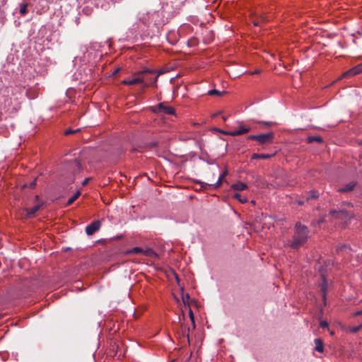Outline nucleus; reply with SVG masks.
I'll list each match as a JSON object with an SVG mask.
<instances>
[{"label": "nucleus", "instance_id": "nucleus-40", "mask_svg": "<svg viewBox=\"0 0 362 362\" xmlns=\"http://www.w3.org/2000/svg\"><path fill=\"white\" fill-rule=\"evenodd\" d=\"M88 180H89V178H86V179L83 182V183H82V184H83V185H86L88 183Z\"/></svg>", "mask_w": 362, "mask_h": 362}, {"label": "nucleus", "instance_id": "nucleus-28", "mask_svg": "<svg viewBox=\"0 0 362 362\" xmlns=\"http://www.w3.org/2000/svg\"><path fill=\"white\" fill-rule=\"evenodd\" d=\"M182 301L185 305L188 303V300L189 299V295L188 293H186L185 295H182Z\"/></svg>", "mask_w": 362, "mask_h": 362}, {"label": "nucleus", "instance_id": "nucleus-19", "mask_svg": "<svg viewBox=\"0 0 362 362\" xmlns=\"http://www.w3.org/2000/svg\"><path fill=\"white\" fill-rule=\"evenodd\" d=\"M319 197V194L315 190H312L308 192V195L306 196V200H310L313 199H317Z\"/></svg>", "mask_w": 362, "mask_h": 362}, {"label": "nucleus", "instance_id": "nucleus-41", "mask_svg": "<svg viewBox=\"0 0 362 362\" xmlns=\"http://www.w3.org/2000/svg\"><path fill=\"white\" fill-rule=\"evenodd\" d=\"M119 69H117L114 72H113V75H116L119 71Z\"/></svg>", "mask_w": 362, "mask_h": 362}, {"label": "nucleus", "instance_id": "nucleus-37", "mask_svg": "<svg viewBox=\"0 0 362 362\" xmlns=\"http://www.w3.org/2000/svg\"><path fill=\"white\" fill-rule=\"evenodd\" d=\"M139 149H137V148H132V149L131 150V151H132V152H134V151H139V152H142L141 146H139Z\"/></svg>", "mask_w": 362, "mask_h": 362}, {"label": "nucleus", "instance_id": "nucleus-14", "mask_svg": "<svg viewBox=\"0 0 362 362\" xmlns=\"http://www.w3.org/2000/svg\"><path fill=\"white\" fill-rule=\"evenodd\" d=\"M143 254L151 258L158 259V255L151 248L144 250Z\"/></svg>", "mask_w": 362, "mask_h": 362}, {"label": "nucleus", "instance_id": "nucleus-15", "mask_svg": "<svg viewBox=\"0 0 362 362\" xmlns=\"http://www.w3.org/2000/svg\"><path fill=\"white\" fill-rule=\"evenodd\" d=\"M315 349L320 353L323 352L324 351V344L323 341L320 339H315Z\"/></svg>", "mask_w": 362, "mask_h": 362}, {"label": "nucleus", "instance_id": "nucleus-31", "mask_svg": "<svg viewBox=\"0 0 362 362\" xmlns=\"http://www.w3.org/2000/svg\"><path fill=\"white\" fill-rule=\"evenodd\" d=\"M320 325L322 328H325L328 327V323L326 321H322L320 322Z\"/></svg>", "mask_w": 362, "mask_h": 362}, {"label": "nucleus", "instance_id": "nucleus-43", "mask_svg": "<svg viewBox=\"0 0 362 362\" xmlns=\"http://www.w3.org/2000/svg\"><path fill=\"white\" fill-rule=\"evenodd\" d=\"M298 204L299 205H302L303 204V202H298Z\"/></svg>", "mask_w": 362, "mask_h": 362}, {"label": "nucleus", "instance_id": "nucleus-32", "mask_svg": "<svg viewBox=\"0 0 362 362\" xmlns=\"http://www.w3.org/2000/svg\"><path fill=\"white\" fill-rule=\"evenodd\" d=\"M146 146L148 148H153L157 146V143L156 142H151V143L148 144Z\"/></svg>", "mask_w": 362, "mask_h": 362}, {"label": "nucleus", "instance_id": "nucleus-26", "mask_svg": "<svg viewBox=\"0 0 362 362\" xmlns=\"http://www.w3.org/2000/svg\"><path fill=\"white\" fill-rule=\"evenodd\" d=\"M80 132V129H76L75 130H72L71 129H69L65 131L64 134H65V135H69V134H74V133H77V132Z\"/></svg>", "mask_w": 362, "mask_h": 362}, {"label": "nucleus", "instance_id": "nucleus-6", "mask_svg": "<svg viewBox=\"0 0 362 362\" xmlns=\"http://www.w3.org/2000/svg\"><path fill=\"white\" fill-rule=\"evenodd\" d=\"M152 110L156 113L163 112L166 115L175 114V109L171 106L165 105L163 103H160L157 106L153 107Z\"/></svg>", "mask_w": 362, "mask_h": 362}, {"label": "nucleus", "instance_id": "nucleus-39", "mask_svg": "<svg viewBox=\"0 0 362 362\" xmlns=\"http://www.w3.org/2000/svg\"><path fill=\"white\" fill-rule=\"evenodd\" d=\"M220 114H221V112L214 113L212 115V117H216L218 116Z\"/></svg>", "mask_w": 362, "mask_h": 362}, {"label": "nucleus", "instance_id": "nucleus-44", "mask_svg": "<svg viewBox=\"0 0 362 362\" xmlns=\"http://www.w3.org/2000/svg\"><path fill=\"white\" fill-rule=\"evenodd\" d=\"M38 198H39V197H38L37 195V196H35V199H36V200H37V199H38Z\"/></svg>", "mask_w": 362, "mask_h": 362}, {"label": "nucleus", "instance_id": "nucleus-30", "mask_svg": "<svg viewBox=\"0 0 362 362\" xmlns=\"http://www.w3.org/2000/svg\"><path fill=\"white\" fill-rule=\"evenodd\" d=\"M362 327V325H359V326H357V327H353L351 331L354 333L358 332L361 328Z\"/></svg>", "mask_w": 362, "mask_h": 362}, {"label": "nucleus", "instance_id": "nucleus-42", "mask_svg": "<svg viewBox=\"0 0 362 362\" xmlns=\"http://www.w3.org/2000/svg\"><path fill=\"white\" fill-rule=\"evenodd\" d=\"M222 118H223V121H226V119H227V117H225V116H223V117H222Z\"/></svg>", "mask_w": 362, "mask_h": 362}, {"label": "nucleus", "instance_id": "nucleus-38", "mask_svg": "<svg viewBox=\"0 0 362 362\" xmlns=\"http://www.w3.org/2000/svg\"><path fill=\"white\" fill-rule=\"evenodd\" d=\"M362 315V310L354 313V316H358Z\"/></svg>", "mask_w": 362, "mask_h": 362}, {"label": "nucleus", "instance_id": "nucleus-5", "mask_svg": "<svg viewBox=\"0 0 362 362\" xmlns=\"http://www.w3.org/2000/svg\"><path fill=\"white\" fill-rule=\"evenodd\" d=\"M228 173V170L225 169V170L220 175L218 180L214 185H209L199 180H195L194 182L199 184L201 186L200 189H207L211 186H212L214 189H217L221 186L222 182L225 181V177L227 176Z\"/></svg>", "mask_w": 362, "mask_h": 362}, {"label": "nucleus", "instance_id": "nucleus-23", "mask_svg": "<svg viewBox=\"0 0 362 362\" xmlns=\"http://www.w3.org/2000/svg\"><path fill=\"white\" fill-rule=\"evenodd\" d=\"M226 93L225 91H219L216 89H212V90H210L208 91V95H218V96H221L223 95H224Z\"/></svg>", "mask_w": 362, "mask_h": 362}, {"label": "nucleus", "instance_id": "nucleus-13", "mask_svg": "<svg viewBox=\"0 0 362 362\" xmlns=\"http://www.w3.org/2000/svg\"><path fill=\"white\" fill-rule=\"evenodd\" d=\"M230 187L232 189L235 191H243L248 188L246 184L241 182L233 184Z\"/></svg>", "mask_w": 362, "mask_h": 362}, {"label": "nucleus", "instance_id": "nucleus-25", "mask_svg": "<svg viewBox=\"0 0 362 362\" xmlns=\"http://www.w3.org/2000/svg\"><path fill=\"white\" fill-rule=\"evenodd\" d=\"M143 251H144V249L139 247H135L134 248H132L129 252L130 253H133V254H139V253H142L143 254Z\"/></svg>", "mask_w": 362, "mask_h": 362}, {"label": "nucleus", "instance_id": "nucleus-16", "mask_svg": "<svg viewBox=\"0 0 362 362\" xmlns=\"http://www.w3.org/2000/svg\"><path fill=\"white\" fill-rule=\"evenodd\" d=\"M181 327H182V337L184 338H186L188 344H189V327H187V325H185L184 324L181 325Z\"/></svg>", "mask_w": 362, "mask_h": 362}, {"label": "nucleus", "instance_id": "nucleus-24", "mask_svg": "<svg viewBox=\"0 0 362 362\" xmlns=\"http://www.w3.org/2000/svg\"><path fill=\"white\" fill-rule=\"evenodd\" d=\"M327 289V283L326 282H323L321 284V291H322V298H323V300H324L325 303L326 301Z\"/></svg>", "mask_w": 362, "mask_h": 362}, {"label": "nucleus", "instance_id": "nucleus-21", "mask_svg": "<svg viewBox=\"0 0 362 362\" xmlns=\"http://www.w3.org/2000/svg\"><path fill=\"white\" fill-rule=\"evenodd\" d=\"M233 197L234 199H238L242 204H245L248 202V199L246 197H243L239 193L234 194Z\"/></svg>", "mask_w": 362, "mask_h": 362}, {"label": "nucleus", "instance_id": "nucleus-2", "mask_svg": "<svg viewBox=\"0 0 362 362\" xmlns=\"http://www.w3.org/2000/svg\"><path fill=\"white\" fill-rule=\"evenodd\" d=\"M353 206L350 203L344 202L341 207L337 209H333L329 211L330 216L333 218L340 219L346 223L348 221L354 217Z\"/></svg>", "mask_w": 362, "mask_h": 362}, {"label": "nucleus", "instance_id": "nucleus-12", "mask_svg": "<svg viewBox=\"0 0 362 362\" xmlns=\"http://www.w3.org/2000/svg\"><path fill=\"white\" fill-rule=\"evenodd\" d=\"M356 185V182L352 181V182H350L346 184L344 187L339 188L337 191L339 192H349L352 191L354 189Z\"/></svg>", "mask_w": 362, "mask_h": 362}, {"label": "nucleus", "instance_id": "nucleus-11", "mask_svg": "<svg viewBox=\"0 0 362 362\" xmlns=\"http://www.w3.org/2000/svg\"><path fill=\"white\" fill-rule=\"evenodd\" d=\"M42 204H37L32 208L27 209H26L27 217L29 218L34 217L35 213L40 210V209L42 207Z\"/></svg>", "mask_w": 362, "mask_h": 362}, {"label": "nucleus", "instance_id": "nucleus-9", "mask_svg": "<svg viewBox=\"0 0 362 362\" xmlns=\"http://www.w3.org/2000/svg\"><path fill=\"white\" fill-rule=\"evenodd\" d=\"M155 74L156 73L153 71V73H148L146 75V81L144 83H141L142 84H144V88L148 87L149 83L155 84L156 83L158 76H156L155 77L150 76V75H155Z\"/></svg>", "mask_w": 362, "mask_h": 362}, {"label": "nucleus", "instance_id": "nucleus-17", "mask_svg": "<svg viewBox=\"0 0 362 362\" xmlns=\"http://www.w3.org/2000/svg\"><path fill=\"white\" fill-rule=\"evenodd\" d=\"M273 156L272 154H264V153H253L252 155V159H269Z\"/></svg>", "mask_w": 362, "mask_h": 362}, {"label": "nucleus", "instance_id": "nucleus-33", "mask_svg": "<svg viewBox=\"0 0 362 362\" xmlns=\"http://www.w3.org/2000/svg\"><path fill=\"white\" fill-rule=\"evenodd\" d=\"M219 132H221L222 134H225V135H230L229 133H231V131L219 130Z\"/></svg>", "mask_w": 362, "mask_h": 362}, {"label": "nucleus", "instance_id": "nucleus-18", "mask_svg": "<svg viewBox=\"0 0 362 362\" xmlns=\"http://www.w3.org/2000/svg\"><path fill=\"white\" fill-rule=\"evenodd\" d=\"M307 142L311 144L313 142L322 143L323 139L320 136H310L307 138Z\"/></svg>", "mask_w": 362, "mask_h": 362}, {"label": "nucleus", "instance_id": "nucleus-1", "mask_svg": "<svg viewBox=\"0 0 362 362\" xmlns=\"http://www.w3.org/2000/svg\"><path fill=\"white\" fill-rule=\"evenodd\" d=\"M309 229L300 222H297L294 227L292 239L288 241V246L293 250H298L308 240Z\"/></svg>", "mask_w": 362, "mask_h": 362}, {"label": "nucleus", "instance_id": "nucleus-8", "mask_svg": "<svg viewBox=\"0 0 362 362\" xmlns=\"http://www.w3.org/2000/svg\"><path fill=\"white\" fill-rule=\"evenodd\" d=\"M362 73V64L356 66L355 67L349 69L343 74V77H349L357 75Z\"/></svg>", "mask_w": 362, "mask_h": 362}, {"label": "nucleus", "instance_id": "nucleus-29", "mask_svg": "<svg viewBox=\"0 0 362 362\" xmlns=\"http://www.w3.org/2000/svg\"><path fill=\"white\" fill-rule=\"evenodd\" d=\"M259 124H264V125H267L268 127H270L274 124H276L275 122H263V121H258L257 122Z\"/></svg>", "mask_w": 362, "mask_h": 362}, {"label": "nucleus", "instance_id": "nucleus-36", "mask_svg": "<svg viewBox=\"0 0 362 362\" xmlns=\"http://www.w3.org/2000/svg\"><path fill=\"white\" fill-rule=\"evenodd\" d=\"M35 185H36V181H35V180L33 181V182L30 184V188H31V189L34 188V187H35Z\"/></svg>", "mask_w": 362, "mask_h": 362}, {"label": "nucleus", "instance_id": "nucleus-35", "mask_svg": "<svg viewBox=\"0 0 362 362\" xmlns=\"http://www.w3.org/2000/svg\"><path fill=\"white\" fill-rule=\"evenodd\" d=\"M260 73H261V70H260V69H257V70H255V71L251 72V73H250V74H251V75H253V74H260Z\"/></svg>", "mask_w": 362, "mask_h": 362}, {"label": "nucleus", "instance_id": "nucleus-4", "mask_svg": "<svg viewBox=\"0 0 362 362\" xmlns=\"http://www.w3.org/2000/svg\"><path fill=\"white\" fill-rule=\"evenodd\" d=\"M274 138V134L273 132L261 134L258 135L252 134L247 137L248 139L257 141L261 145L272 144L273 142Z\"/></svg>", "mask_w": 362, "mask_h": 362}, {"label": "nucleus", "instance_id": "nucleus-3", "mask_svg": "<svg viewBox=\"0 0 362 362\" xmlns=\"http://www.w3.org/2000/svg\"><path fill=\"white\" fill-rule=\"evenodd\" d=\"M153 70L144 69L134 74L135 77L132 79H124L122 81V84L127 86H133L140 84L146 81V75L148 73H153Z\"/></svg>", "mask_w": 362, "mask_h": 362}, {"label": "nucleus", "instance_id": "nucleus-22", "mask_svg": "<svg viewBox=\"0 0 362 362\" xmlns=\"http://www.w3.org/2000/svg\"><path fill=\"white\" fill-rule=\"evenodd\" d=\"M28 6V3L21 4L20 5V11H19L22 16H25V14H27Z\"/></svg>", "mask_w": 362, "mask_h": 362}, {"label": "nucleus", "instance_id": "nucleus-27", "mask_svg": "<svg viewBox=\"0 0 362 362\" xmlns=\"http://www.w3.org/2000/svg\"><path fill=\"white\" fill-rule=\"evenodd\" d=\"M189 318L192 321V323L193 325V327L194 328L195 327V322H194V314H193V312L192 310L189 308Z\"/></svg>", "mask_w": 362, "mask_h": 362}, {"label": "nucleus", "instance_id": "nucleus-10", "mask_svg": "<svg viewBox=\"0 0 362 362\" xmlns=\"http://www.w3.org/2000/svg\"><path fill=\"white\" fill-rule=\"evenodd\" d=\"M250 131V128L243 126L242 124L240 125V129L235 131H231L230 136H236L239 135H242L246 134Z\"/></svg>", "mask_w": 362, "mask_h": 362}, {"label": "nucleus", "instance_id": "nucleus-20", "mask_svg": "<svg viewBox=\"0 0 362 362\" xmlns=\"http://www.w3.org/2000/svg\"><path fill=\"white\" fill-rule=\"evenodd\" d=\"M80 194H81L80 191L76 192L71 197H70L68 199L66 206H69V205L72 204L78 199V197L80 196Z\"/></svg>", "mask_w": 362, "mask_h": 362}, {"label": "nucleus", "instance_id": "nucleus-34", "mask_svg": "<svg viewBox=\"0 0 362 362\" xmlns=\"http://www.w3.org/2000/svg\"><path fill=\"white\" fill-rule=\"evenodd\" d=\"M347 247L346 245H342L337 249V252L342 250L343 249H346Z\"/></svg>", "mask_w": 362, "mask_h": 362}, {"label": "nucleus", "instance_id": "nucleus-7", "mask_svg": "<svg viewBox=\"0 0 362 362\" xmlns=\"http://www.w3.org/2000/svg\"><path fill=\"white\" fill-rule=\"evenodd\" d=\"M101 226V222L99 220H95L91 223L88 225L86 228V233L88 235H91L98 231Z\"/></svg>", "mask_w": 362, "mask_h": 362}]
</instances>
